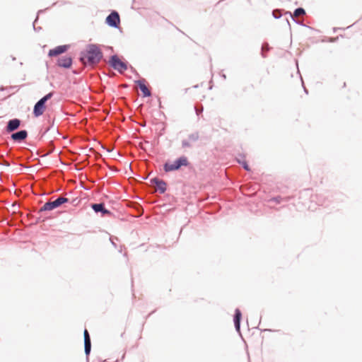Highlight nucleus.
<instances>
[{"instance_id": "dca6fc26", "label": "nucleus", "mask_w": 362, "mask_h": 362, "mask_svg": "<svg viewBox=\"0 0 362 362\" xmlns=\"http://www.w3.org/2000/svg\"><path fill=\"white\" fill-rule=\"evenodd\" d=\"M236 160L239 164H241L243 165V168L245 170H250L249 165H247V162L244 160V156L240 155V158H237Z\"/></svg>"}, {"instance_id": "6ab92c4d", "label": "nucleus", "mask_w": 362, "mask_h": 362, "mask_svg": "<svg viewBox=\"0 0 362 362\" xmlns=\"http://www.w3.org/2000/svg\"><path fill=\"white\" fill-rule=\"evenodd\" d=\"M84 349H85V354L88 358L90 353V351H91V343H88V344L85 343L84 344Z\"/></svg>"}, {"instance_id": "0eeeda50", "label": "nucleus", "mask_w": 362, "mask_h": 362, "mask_svg": "<svg viewBox=\"0 0 362 362\" xmlns=\"http://www.w3.org/2000/svg\"><path fill=\"white\" fill-rule=\"evenodd\" d=\"M151 182L155 187L156 190L160 194H163L166 191V182L158 177H153L151 180Z\"/></svg>"}, {"instance_id": "39448f33", "label": "nucleus", "mask_w": 362, "mask_h": 362, "mask_svg": "<svg viewBox=\"0 0 362 362\" xmlns=\"http://www.w3.org/2000/svg\"><path fill=\"white\" fill-rule=\"evenodd\" d=\"M105 23L114 28H119L120 25V16L119 13L115 11H111L110 13L105 18Z\"/></svg>"}, {"instance_id": "f704fd0d", "label": "nucleus", "mask_w": 362, "mask_h": 362, "mask_svg": "<svg viewBox=\"0 0 362 362\" xmlns=\"http://www.w3.org/2000/svg\"><path fill=\"white\" fill-rule=\"evenodd\" d=\"M222 76L223 77V78H226V75L225 74H223Z\"/></svg>"}, {"instance_id": "473e14b6", "label": "nucleus", "mask_w": 362, "mask_h": 362, "mask_svg": "<svg viewBox=\"0 0 362 362\" xmlns=\"http://www.w3.org/2000/svg\"><path fill=\"white\" fill-rule=\"evenodd\" d=\"M262 45L264 46V45H269L267 43H263Z\"/></svg>"}, {"instance_id": "5701e85b", "label": "nucleus", "mask_w": 362, "mask_h": 362, "mask_svg": "<svg viewBox=\"0 0 362 362\" xmlns=\"http://www.w3.org/2000/svg\"><path fill=\"white\" fill-rule=\"evenodd\" d=\"M283 199H284L281 197L277 196V197L272 198L269 200V202H274L275 204H280Z\"/></svg>"}, {"instance_id": "f03ea898", "label": "nucleus", "mask_w": 362, "mask_h": 362, "mask_svg": "<svg viewBox=\"0 0 362 362\" xmlns=\"http://www.w3.org/2000/svg\"><path fill=\"white\" fill-rule=\"evenodd\" d=\"M109 65L119 74H124L128 69V62L117 54H113L110 57L108 60Z\"/></svg>"}, {"instance_id": "412c9836", "label": "nucleus", "mask_w": 362, "mask_h": 362, "mask_svg": "<svg viewBox=\"0 0 362 362\" xmlns=\"http://www.w3.org/2000/svg\"><path fill=\"white\" fill-rule=\"evenodd\" d=\"M83 335H84V344L85 343H87V344L91 343L90 337L89 333L86 329H85V330H84Z\"/></svg>"}, {"instance_id": "f257e3e1", "label": "nucleus", "mask_w": 362, "mask_h": 362, "mask_svg": "<svg viewBox=\"0 0 362 362\" xmlns=\"http://www.w3.org/2000/svg\"><path fill=\"white\" fill-rule=\"evenodd\" d=\"M103 57L99 47H88L80 53L79 61L86 67L93 68L100 62Z\"/></svg>"}, {"instance_id": "4468645a", "label": "nucleus", "mask_w": 362, "mask_h": 362, "mask_svg": "<svg viewBox=\"0 0 362 362\" xmlns=\"http://www.w3.org/2000/svg\"><path fill=\"white\" fill-rule=\"evenodd\" d=\"M242 318V313L239 308H236L233 316V322L235 328L237 332H240V322Z\"/></svg>"}, {"instance_id": "6e6552de", "label": "nucleus", "mask_w": 362, "mask_h": 362, "mask_svg": "<svg viewBox=\"0 0 362 362\" xmlns=\"http://www.w3.org/2000/svg\"><path fill=\"white\" fill-rule=\"evenodd\" d=\"M21 124V120L18 118L9 119L7 122L5 130L7 133H11L17 130Z\"/></svg>"}, {"instance_id": "c756f323", "label": "nucleus", "mask_w": 362, "mask_h": 362, "mask_svg": "<svg viewBox=\"0 0 362 362\" xmlns=\"http://www.w3.org/2000/svg\"><path fill=\"white\" fill-rule=\"evenodd\" d=\"M119 252H122V245H120V248L119 250Z\"/></svg>"}, {"instance_id": "393cba45", "label": "nucleus", "mask_w": 362, "mask_h": 362, "mask_svg": "<svg viewBox=\"0 0 362 362\" xmlns=\"http://www.w3.org/2000/svg\"><path fill=\"white\" fill-rule=\"evenodd\" d=\"M110 242H111V243L112 244V245H113L115 248H117V243H116V241H118V240H119L118 238L112 236V237H110Z\"/></svg>"}, {"instance_id": "4be33fe9", "label": "nucleus", "mask_w": 362, "mask_h": 362, "mask_svg": "<svg viewBox=\"0 0 362 362\" xmlns=\"http://www.w3.org/2000/svg\"><path fill=\"white\" fill-rule=\"evenodd\" d=\"M339 38V36L337 37H325V38L322 40V42H335L336 40Z\"/></svg>"}, {"instance_id": "2f4dec72", "label": "nucleus", "mask_w": 362, "mask_h": 362, "mask_svg": "<svg viewBox=\"0 0 362 362\" xmlns=\"http://www.w3.org/2000/svg\"><path fill=\"white\" fill-rule=\"evenodd\" d=\"M42 12H43V11H42V10H40V11L37 12V14H39L40 13H42Z\"/></svg>"}, {"instance_id": "2eb2a0df", "label": "nucleus", "mask_w": 362, "mask_h": 362, "mask_svg": "<svg viewBox=\"0 0 362 362\" xmlns=\"http://www.w3.org/2000/svg\"><path fill=\"white\" fill-rule=\"evenodd\" d=\"M69 47H56L49 51V57H57L59 54L65 53L68 50Z\"/></svg>"}, {"instance_id": "aec40b11", "label": "nucleus", "mask_w": 362, "mask_h": 362, "mask_svg": "<svg viewBox=\"0 0 362 362\" xmlns=\"http://www.w3.org/2000/svg\"><path fill=\"white\" fill-rule=\"evenodd\" d=\"M271 47H264V46L261 47V54H262V57L264 58L267 57V53L269 51Z\"/></svg>"}, {"instance_id": "c85d7f7f", "label": "nucleus", "mask_w": 362, "mask_h": 362, "mask_svg": "<svg viewBox=\"0 0 362 362\" xmlns=\"http://www.w3.org/2000/svg\"><path fill=\"white\" fill-rule=\"evenodd\" d=\"M87 45L94 46V45H100V44H94V43H91V44H88Z\"/></svg>"}, {"instance_id": "9b49d317", "label": "nucleus", "mask_w": 362, "mask_h": 362, "mask_svg": "<svg viewBox=\"0 0 362 362\" xmlns=\"http://www.w3.org/2000/svg\"><path fill=\"white\" fill-rule=\"evenodd\" d=\"M146 80L144 78H141L136 81V83L138 85L139 89L142 92L144 97H149L151 95V92L149 88L145 84Z\"/></svg>"}, {"instance_id": "ddd939ff", "label": "nucleus", "mask_w": 362, "mask_h": 362, "mask_svg": "<svg viewBox=\"0 0 362 362\" xmlns=\"http://www.w3.org/2000/svg\"><path fill=\"white\" fill-rule=\"evenodd\" d=\"M58 203L57 202V200L54 201H49L46 202L40 209L39 213H41L42 211H52L57 208H58Z\"/></svg>"}, {"instance_id": "7ed1b4c3", "label": "nucleus", "mask_w": 362, "mask_h": 362, "mask_svg": "<svg viewBox=\"0 0 362 362\" xmlns=\"http://www.w3.org/2000/svg\"><path fill=\"white\" fill-rule=\"evenodd\" d=\"M189 164L188 159L186 156H180L174 160L173 163L166 162L163 165V169L165 172H171L177 170L182 166H188Z\"/></svg>"}, {"instance_id": "7c9ffc66", "label": "nucleus", "mask_w": 362, "mask_h": 362, "mask_svg": "<svg viewBox=\"0 0 362 362\" xmlns=\"http://www.w3.org/2000/svg\"><path fill=\"white\" fill-rule=\"evenodd\" d=\"M303 88H304V90H305V92L306 93H308V90H307V89L305 88V86H303Z\"/></svg>"}, {"instance_id": "423d86ee", "label": "nucleus", "mask_w": 362, "mask_h": 362, "mask_svg": "<svg viewBox=\"0 0 362 362\" xmlns=\"http://www.w3.org/2000/svg\"><path fill=\"white\" fill-rule=\"evenodd\" d=\"M199 139V134L198 132H194L188 135L187 139L182 141V147L183 148H191L193 144L197 142Z\"/></svg>"}, {"instance_id": "9d476101", "label": "nucleus", "mask_w": 362, "mask_h": 362, "mask_svg": "<svg viewBox=\"0 0 362 362\" xmlns=\"http://www.w3.org/2000/svg\"><path fill=\"white\" fill-rule=\"evenodd\" d=\"M28 137V132L25 129H21L18 132H13L11 135V138L16 142L21 143Z\"/></svg>"}, {"instance_id": "f8f14e48", "label": "nucleus", "mask_w": 362, "mask_h": 362, "mask_svg": "<svg viewBox=\"0 0 362 362\" xmlns=\"http://www.w3.org/2000/svg\"><path fill=\"white\" fill-rule=\"evenodd\" d=\"M91 207L95 213H101L103 216L110 214V211L105 208L103 203L93 204Z\"/></svg>"}, {"instance_id": "c9c22d12", "label": "nucleus", "mask_w": 362, "mask_h": 362, "mask_svg": "<svg viewBox=\"0 0 362 362\" xmlns=\"http://www.w3.org/2000/svg\"><path fill=\"white\" fill-rule=\"evenodd\" d=\"M339 28H334V31L335 32L337 30H338Z\"/></svg>"}, {"instance_id": "20e7f679", "label": "nucleus", "mask_w": 362, "mask_h": 362, "mask_svg": "<svg viewBox=\"0 0 362 362\" xmlns=\"http://www.w3.org/2000/svg\"><path fill=\"white\" fill-rule=\"evenodd\" d=\"M54 95V92H49L45 96H43L42 98H40L34 105L33 108V115L35 117H40L41 116L45 110L46 107V103L52 98V97Z\"/></svg>"}, {"instance_id": "bb28decb", "label": "nucleus", "mask_w": 362, "mask_h": 362, "mask_svg": "<svg viewBox=\"0 0 362 362\" xmlns=\"http://www.w3.org/2000/svg\"><path fill=\"white\" fill-rule=\"evenodd\" d=\"M273 16L275 18H279L281 17V16H276V11H273Z\"/></svg>"}, {"instance_id": "b1692460", "label": "nucleus", "mask_w": 362, "mask_h": 362, "mask_svg": "<svg viewBox=\"0 0 362 362\" xmlns=\"http://www.w3.org/2000/svg\"><path fill=\"white\" fill-rule=\"evenodd\" d=\"M194 109H195L196 114L197 115H199L201 113H202L203 110H204L203 106L202 105H199H199H196L194 107Z\"/></svg>"}, {"instance_id": "f3484780", "label": "nucleus", "mask_w": 362, "mask_h": 362, "mask_svg": "<svg viewBox=\"0 0 362 362\" xmlns=\"http://www.w3.org/2000/svg\"><path fill=\"white\" fill-rule=\"evenodd\" d=\"M293 14L295 16H300V15H305V11L303 8L302 7H298L297 8H296L294 10V12H293Z\"/></svg>"}, {"instance_id": "cd10ccee", "label": "nucleus", "mask_w": 362, "mask_h": 362, "mask_svg": "<svg viewBox=\"0 0 362 362\" xmlns=\"http://www.w3.org/2000/svg\"><path fill=\"white\" fill-rule=\"evenodd\" d=\"M4 165H6V166H9V165H10L9 163H8V162H7V161H5V162L4 163Z\"/></svg>"}, {"instance_id": "72a5a7b5", "label": "nucleus", "mask_w": 362, "mask_h": 362, "mask_svg": "<svg viewBox=\"0 0 362 362\" xmlns=\"http://www.w3.org/2000/svg\"><path fill=\"white\" fill-rule=\"evenodd\" d=\"M12 57V60H15L16 58L14 57Z\"/></svg>"}, {"instance_id": "a211bd4d", "label": "nucleus", "mask_w": 362, "mask_h": 362, "mask_svg": "<svg viewBox=\"0 0 362 362\" xmlns=\"http://www.w3.org/2000/svg\"><path fill=\"white\" fill-rule=\"evenodd\" d=\"M56 200H57V202L58 203L59 207L62 204H63L64 203H68L69 202V199L68 198L62 197H58L57 199H56Z\"/></svg>"}, {"instance_id": "1a4fd4ad", "label": "nucleus", "mask_w": 362, "mask_h": 362, "mask_svg": "<svg viewBox=\"0 0 362 362\" xmlns=\"http://www.w3.org/2000/svg\"><path fill=\"white\" fill-rule=\"evenodd\" d=\"M73 64L72 57L70 56H62L57 59V64L64 69H69L71 67Z\"/></svg>"}, {"instance_id": "a878e982", "label": "nucleus", "mask_w": 362, "mask_h": 362, "mask_svg": "<svg viewBox=\"0 0 362 362\" xmlns=\"http://www.w3.org/2000/svg\"><path fill=\"white\" fill-rule=\"evenodd\" d=\"M37 19H38V17L37 16V17H36V18H35V21L33 22V29H34L35 31L39 30H40V29H41V27H38V28H36V27H35V22L37 21Z\"/></svg>"}]
</instances>
